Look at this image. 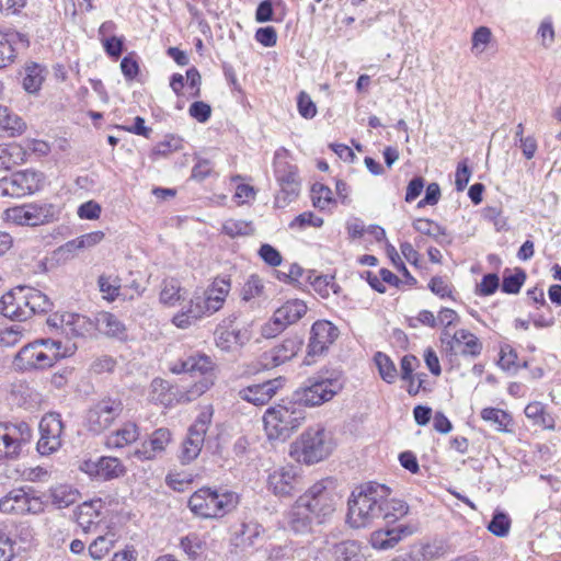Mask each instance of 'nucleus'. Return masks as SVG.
Here are the masks:
<instances>
[{
  "mask_svg": "<svg viewBox=\"0 0 561 561\" xmlns=\"http://www.w3.org/2000/svg\"><path fill=\"white\" fill-rule=\"evenodd\" d=\"M100 291L107 301H114L121 291V278L117 275L102 274L98 278Z\"/></svg>",
  "mask_w": 561,
  "mask_h": 561,
  "instance_id": "obj_43",
  "label": "nucleus"
},
{
  "mask_svg": "<svg viewBox=\"0 0 561 561\" xmlns=\"http://www.w3.org/2000/svg\"><path fill=\"white\" fill-rule=\"evenodd\" d=\"M44 175L35 170H22L0 179V194L4 197L21 198L32 195L43 186Z\"/></svg>",
  "mask_w": 561,
  "mask_h": 561,
  "instance_id": "obj_9",
  "label": "nucleus"
},
{
  "mask_svg": "<svg viewBox=\"0 0 561 561\" xmlns=\"http://www.w3.org/2000/svg\"><path fill=\"white\" fill-rule=\"evenodd\" d=\"M0 428L3 437L8 440L11 458H18L22 445L27 444L32 438L31 427L26 422H1Z\"/></svg>",
  "mask_w": 561,
  "mask_h": 561,
  "instance_id": "obj_22",
  "label": "nucleus"
},
{
  "mask_svg": "<svg viewBox=\"0 0 561 561\" xmlns=\"http://www.w3.org/2000/svg\"><path fill=\"white\" fill-rule=\"evenodd\" d=\"M25 159L26 152L30 151L38 157H45L50 152V146L45 140L39 139H25L23 145H20Z\"/></svg>",
  "mask_w": 561,
  "mask_h": 561,
  "instance_id": "obj_58",
  "label": "nucleus"
},
{
  "mask_svg": "<svg viewBox=\"0 0 561 561\" xmlns=\"http://www.w3.org/2000/svg\"><path fill=\"white\" fill-rule=\"evenodd\" d=\"M277 310L282 318L290 325L299 321L307 313L308 307L305 301L293 299L286 301L283 306L277 308Z\"/></svg>",
  "mask_w": 561,
  "mask_h": 561,
  "instance_id": "obj_38",
  "label": "nucleus"
},
{
  "mask_svg": "<svg viewBox=\"0 0 561 561\" xmlns=\"http://www.w3.org/2000/svg\"><path fill=\"white\" fill-rule=\"evenodd\" d=\"M282 387L283 379L275 378L262 383L249 386L240 390L239 394L243 400L254 405H263L266 404Z\"/></svg>",
  "mask_w": 561,
  "mask_h": 561,
  "instance_id": "obj_25",
  "label": "nucleus"
},
{
  "mask_svg": "<svg viewBox=\"0 0 561 561\" xmlns=\"http://www.w3.org/2000/svg\"><path fill=\"white\" fill-rule=\"evenodd\" d=\"M299 345L300 343L295 339L284 340L282 344L264 352L257 365L252 370H249V373L254 374L261 369H271L289 360L297 354Z\"/></svg>",
  "mask_w": 561,
  "mask_h": 561,
  "instance_id": "obj_18",
  "label": "nucleus"
},
{
  "mask_svg": "<svg viewBox=\"0 0 561 561\" xmlns=\"http://www.w3.org/2000/svg\"><path fill=\"white\" fill-rule=\"evenodd\" d=\"M209 305L202 295L195 294L187 305L172 318V323L180 329H187L205 316H210Z\"/></svg>",
  "mask_w": 561,
  "mask_h": 561,
  "instance_id": "obj_20",
  "label": "nucleus"
},
{
  "mask_svg": "<svg viewBox=\"0 0 561 561\" xmlns=\"http://www.w3.org/2000/svg\"><path fill=\"white\" fill-rule=\"evenodd\" d=\"M213 413L210 410H203L195 422L190 426L187 436L182 443L180 460L182 463H190L201 454L205 435L211 423Z\"/></svg>",
  "mask_w": 561,
  "mask_h": 561,
  "instance_id": "obj_11",
  "label": "nucleus"
},
{
  "mask_svg": "<svg viewBox=\"0 0 561 561\" xmlns=\"http://www.w3.org/2000/svg\"><path fill=\"white\" fill-rule=\"evenodd\" d=\"M61 351V342L51 339L37 340L23 346L15 356L14 364L23 370L45 369L67 356Z\"/></svg>",
  "mask_w": 561,
  "mask_h": 561,
  "instance_id": "obj_5",
  "label": "nucleus"
},
{
  "mask_svg": "<svg viewBox=\"0 0 561 561\" xmlns=\"http://www.w3.org/2000/svg\"><path fill=\"white\" fill-rule=\"evenodd\" d=\"M26 130L24 119L11 108L0 105V131L9 137H16Z\"/></svg>",
  "mask_w": 561,
  "mask_h": 561,
  "instance_id": "obj_32",
  "label": "nucleus"
},
{
  "mask_svg": "<svg viewBox=\"0 0 561 561\" xmlns=\"http://www.w3.org/2000/svg\"><path fill=\"white\" fill-rule=\"evenodd\" d=\"M408 512L409 506L405 502L388 496L385 501V505H382V515H380V518L392 523L405 516Z\"/></svg>",
  "mask_w": 561,
  "mask_h": 561,
  "instance_id": "obj_41",
  "label": "nucleus"
},
{
  "mask_svg": "<svg viewBox=\"0 0 561 561\" xmlns=\"http://www.w3.org/2000/svg\"><path fill=\"white\" fill-rule=\"evenodd\" d=\"M299 114L307 119H311L317 114V106L306 92H300L297 100Z\"/></svg>",
  "mask_w": 561,
  "mask_h": 561,
  "instance_id": "obj_64",
  "label": "nucleus"
},
{
  "mask_svg": "<svg viewBox=\"0 0 561 561\" xmlns=\"http://www.w3.org/2000/svg\"><path fill=\"white\" fill-rule=\"evenodd\" d=\"M181 290L182 288L176 280L164 282L160 293V301L167 306H174L182 297Z\"/></svg>",
  "mask_w": 561,
  "mask_h": 561,
  "instance_id": "obj_52",
  "label": "nucleus"
},
{
  "mask_svg": "<svg viewBox=\"0 0 561 561\" xmlns=\"http://www.w3.org/2000/svg\"><path fill=\"white\" fill-rule=\"evenodd\" d=\"M0 313L13 321H25L30 318L24 286H18L0 299Z\"/></svg>",
  "mask_w": 561,
  "mask_h": 561,
  "instance_id": "obj_19",
  "label": "nucleus"
},
{
  "mask_svg": "<svg viewBox=\"0 0 561 561\" xmlns=\"http://www.w3.org/2000/svg\"><path fill=\"white\" fill-rule=\"evenodd\" d=\"M339 335L340 330L332 322L328 320L316 321L310 330L307 355L309 357L323 355L336 341Z\"/></svg>",
  "mask_w": 561,
  "mask_h": 561,
  "instance_id": "obj_16",
  "label": "nucleus"
},
{
  "mask_svg": "<svg viewBox=\"0 0 561 561\" xmlns=\"http://www.w3.org/2000/svg\"><path fill=\"white\" fill-rule=\"evenodd\" d=\"M298 182H288V184L280 185V191L275 197V205L277 207H285L298 195Z\"/></svg>",
  "mask_w": 561,
  "mask_h": 561,
  "instance_id": "obj_55",
  "label": "nucleus"
},
{
  "mask_svg": "<svg viewBox=\"0 0 561 561\" xmlns=\"http://www.w3.org/2000/svg\"><path fill=\"white\" fill-rule=\"evenodd\" d=\"M114 540L107 536H99L90 546L89 554L94 560L105 557L113 548Z\"/></svg>",
  "mask_w": 561,
  "mask_h": 561,
  "instance_id": "obj_53",
  "label": "nucleus"
},
{
  "mask_svg": "<svg viewBox=\"0 0 561 561\" xmlns=\"http://www.w3.org/2000/svg\"><path fill=\"white\" fill-rule=\"evenodd\" d=\"M313 289L323 298H328L331 293L337 294L339 286L334 283L332 276H317L312 282Z\"/></svg>",
  "mask_w": 561,
  "mask_h": 561,
  "instance_id": "obj_56",
  "label": "nucleus"
},
{
  "mask_svg": "<svg viewBox=\"0 0 561 561\" xmlns=\"http://www.w3.org/2000/svg\"><path fill=\"white\" fill-rule=\"evenodd\" d=\"M0 511L7 514H38L44 511V502L31 489H13L0 500Z\"/></svg>",
  "mask_w": 561,
  "mask_h": 561,
  "instance_id": "obj_12",
  "label": "nucleus"
},
{
  "mask_svg": "<svg viewBox=\"0 0 561 561\" xmlns=\"http://www.w3.org/2000/svg\"><path fill=\"white\" fill-rule=\"evenodd\" d=\"M253 230L252 224L242 219H228L222 225V231L232 238L249 236Z\"/></svg>",
  "mask_w": 561,
  "mask_h": 561,
  "instance_id": "obj_49",
  "label": "nucleus"
},
{
  "mask_svg": "<svg viewBox=\"0 0 561 561\" xmlns=\"http://www.w3.org/2000/svg\"><path fill=\"white\" fill-rule=\"evenodd\" d=\"M481 417L485 422L495 426L499 432H508V426L512 424L511 415L502 409L484 408L481 411Z\"/></svg>",
  "mask_w": 561,
  "mask_h": 561,
  "instance_id": "obj_39",
  "label": "nucleus"
},
{
  "mask_svg": "<svg viewBox=\"0 0 561 561\" xmlns=\"http://www.w3.org/2000/svg\"><path fill=\"white\" fill-rule=\"evenodd\" d=\"M390 493L387 485L376 482L356 486L347 501V523L353 528H362L379 519L382 515V505Z\"/></svg>",
  "mask_w": 561,
  "mask_h": 561,
  "instance_id": "obj_1",
  "label": "nucleus"
},
{
  "mask_svg": "<svg viewBox=\"0 0 561 561\" xmlns=\"http://www.w3.org/2000/svg\"><path fill=\"white\" fill-rule=\"evenodd\" d=\"M51 497L54 504L58 505V507H67L77 500V492L67 485H59L51 490Z\"/></svg>",
  "mask_w": 561,
  "mask_h": 561,
  "instance_id": "obj_54",
  "label": "nucleus"
},
{
  "mask_svg": "<svg viewBox=\"0 0 561 561\" xmlns=\"http://www.w3.org/2000/svg\"><path fill=\"white\" fill-rule=\"evenodd\" d=\"M252 337L249 327L219 325L215 331L216 346L221 351L231 352L237 346L245 345Z\"/></svg>",
  "mask_w": 561,
  "mask_h": 561,
  "instance_id": "obj_21",
  "label": "nucleus"
},
{
  "mask_svg": "<svg viewBox=\"0 0 561 561\" xmlns=\"http://www.w3.org/2000/svg\"><path fill=\"white\" fill-rule=\"evenodd\" d=\"M124 405L121 399L106 397L95 402L87 412L85 424L90 432L100 434L121 415Z\"/></svg>",
  "mask_w": 561,
  "mask_h": 561,
  "instance_id": "obj_10",
  "label": "nucleus"
},
{
  "mask_svg": "<svg viewBox=\"0 0 561 561\" xmlns=\"http://www.w3.org/2000/svg\"><path fill=\"white\" fill-rule=\"evenodd\" d=\"M229 290V280L225 278L214 280L211 287L202 295L206 304L209 305L210 312L215 313L222 307Z\"/></svg>",
  "mask_w": 561,
  "mask_h": 561,
  "instance_id": "obj_34",
  "label": "nucleus"
},
{
  "mask_svg": "<svg viewBox=\"0 0 561 561\" xmlns=\"http://www.w3.org/2000/svg\"><path fill=\"white\" fill-rule=\"evenodd\" d=\"M93 323L96 330L110 337L123 339L125 336V324L113 313L102 311L95 314Z\"/></svg>",
  "mask_w": 561,
  "mask_h": 561,
  "instance_id": "obj_29",
  "label": "nucleus"
},
{
  "mask_svg": "<svg viewBox=\"0 0 561 561\" xmlns=\"http://www.w3.org/2000/svg\"><path fill=\"white\" fill-rule=\"evenodd\" d=\"M150 388V399L164 407L172 405L174 402H190L203 393V388L197 385L190 390H184L159 378L152 380Z\"/></svg>",
  "mask_w": 561,
  "mask_h": 561,
  "instance_id": "obj_14",
  "label": "nucleus"
},
{
  "mask_svg": "<svg viewBox=\"0 0 561 561\" xmlns=\"http://www.w3.org/2000/svg\"><path fill=\"white\" fill-rule=\"evenodd\" d=\"M60 208L47 202H33L10 207L4 211L5 221L16 226L36 227L58 219Z\"/></svg>",
  "mask_w": 561,
  "mask_h": 561,
  "instance_id": "obj_6",
  "label": "nucleus"
},
{
  "mask_svg": "<svg viewBox=\"0 0 561 561\" xmlns=\"http://www.w3.org/2000/svg\"><path fill=\"white\" fill-rule=\"evenodd\" d=\"M302 478L294 466L275 468L267 476V490L277 497H291L301 489Z\"/></svg>",
  "mask_w": 561,
  "mask_h": 561,
  "instance_id": "obj_13",
  "label": "nucleus"
},
{
  "mask_svg": "<svg viewBox=\"0 0 561 561\" xmlns=\"http://www.w3.org/2000/svg\"><path fill=\"white\" fill-rule=\"evenodd\" d=\"M491 39V31L485 26H480L472 35V51L476 55L482 54Z\"/></svg>",
  "mask_w": 561,
  "mask_h": 561,
  "instance_id": "obj_59",
  "label": "nucleus"
},
{
  "mask_svg": "<svg viewBox=\"0 0 561 561\" xmlns=\"http://www.w3.org/2000/svg\"><path fill=\"white\" fill-rule=\"evenodd\" d=\"M343 388L339 377L316 376L294 392L295 404L318 407L330 401Z\"/></svg>",
  "mask_w": 561,
  "mask_h": 561,
  "instance_id": "obj_7",
  "label": "nucleus"
},
{
  "mask_svg": "<svg viewBox=\"0 0 561 561\" xmlns=\"http://www.w3.org/2000/svg\"><path fill=\"white\" fill-rule=\"evenodd\" d=\"M80 470L103 481L116 479L125 472V468L118 458L105 456L96 460H84L80 465Z\"/></svg>",
  "mask_w": 561,
  "mask_h": 561,
  "instance_id": "obj_17",
  "label": "nucleus"
},
{
  "mask_svg": "<svg viewBox=\"0 0 561 561\" xmlns=\"http://www.w3.org/2000/svg\"><path fill=\"white\" fill-rule=\"evenodd\" d=\"M333 450L331 437L324 427L317 425L304 431L291 444L290 455L299 462L313 465L322 461Z\"/></svg>",
  "mask_w": 561,
  "mask_h": 561,
  "instance_id": "obj_3",
  "label": "nucleus"
},
{
  "mask_svg": "<svg viewBox=\"0 0 561 561\" xmlns=\"http://www.w3.org/2000/svg\"><path fill=\"white\" fill-rule=\"evenodd\" d=\"M286 524L295 534H307L311 530L316 516L298 497L286 514Z\"/></svg>",
  "mask_w": 561,
  "mask_h": 561,
  "instance_id": "obj_26",
  "label": "nucleus"
},
{
  "mask_svg": "<svg viewBox=\"0 0 561 561\" xmlns=\"http://www.w3.org/2000/svg\"><path fill=\"white\" fill-rule=\"evenodd\" d=\"M331 485L332 482L329 479H322L313 483L299 496L301 502L316 516L318 523H323L335 511L336 495Z\"/></svg>",
  "mask_w": 561,
  "mask_h": 561,
  "instance_id": "obj_8",
  "label": "nucleus"
},
{
  "mask_svg": "<svg viewBox=\"0 0 561 561\" xmlns=\"http://www.w3.org/2000/svg\"><path fill=\"white\" fill-rule=\"evenodd\" d=\"M525 415L534 425L542 428H554V421L552 416L546 412L545 405L538 401L530 402L525 408Z\"/></svg>",
  "mask_w": 561,
  "mask_h": 561,
  "instance_id": "obj_36",
  "label": "nucleus"
},
{
  "mask_svg": "<svg viewBox=\"0 0 561 561\" xmlns=\"http://www.w3.org/2000/svg\"><path fill=\"white\" fill-rule=\"evenodd\" d=\"M412 533L413 530L404 525L389 529H380L373 533L370 542L375 549L387 550L393 548L403 537Z\"/></svg>",
  "mask_w": 561,
  "mask_h": 561,
  "instance_id": "obj_27",
  "label": "nucleus"
},
{
  "mask_svg": "<svg viewBox=\"0 0 561 561\" xmlns=\"http://www.w3.org/2000/svg\"><path fill=\"white\" fill-rule=\"evenodd\" d=\"M511 529V518L507 514L496 511L488 525V530L496 537H506Z\"/></svg>",
  "mask_w": 561,
  "mask_h": 561,
  "instance_id": "obj_48",
  "label": "nucleus"
},
{
  "mask_svg": "<svg viewBox=\"0 0 561 561\" xmlns=\"http://www.w3.org/2000/svg\"><path fill=\"white\" fill-rule=\"evenodd\" d=\"M139 437V428L134 422H126L121 428L106 437L108 448H123L136 442Z\"/></svg>",
  "mask_w": 561,
  "mask_h": 561,
  "instance_id": "obj_33",
  "label": "nucleus"
},
{
  "mask_svg": "<svg viewBox=\"0 0 561 561\" xmlns=\"http://www.w3.org/2000/svg\"><path fill=\"white\" fill-rule=\"evenodd\" d=\"M121 70L126 80H134L139 73V64L135 53H129L121 61Z\"/></svg>",
  "mask_w": 561,
  "mask_h": 561,
  "instance_id": "obj_61",
  "label": "nucleus"
},
{
  "mask_svg": "<svg viewBox=\"0 0 561 561\" xmlns=\"http://www.w3.org/2000/svg\"><path fill=\"white\" fill-rule=\"evenodd\" d=\"M458 336L463 340L460 354L472 357H477L481 354L482 343L473 333L468 330L460 329L458 330Z\"/></svg>",
  "mask_w": 561,
  "mask_h": 561,
  "instance_id": "obj_47",
  "label": "nucleus"
},
{
  "mask_svg": "<svg viewBox=\"0 0 561 561\" xmlns=\"http://www.w3.org/2000/svg\"><path fill=\"white\" fill-rule=\"evenodd\" d=\"M103 507L100 499L83 502L78 506L76 512V519L78 525L84 530L90 531L92 527L100 523L101 510Z\"/></svg>",
  "mask_w": 561,
  "mask_h": 561,
  "instance_id": "obj_28",
  "label": "nucleus"
},
{
  "mask_svg": "<svg viewBox=\"0 0 561 561\" xmlns=\"http://www.w3.org/2000/svg\"><path fill=\"white\" fill-rule=\"evenodd\" d=\"M165 481L170 488L178 492H182L193 482V476L185 472H170L167 476Z\"/></svg>",
  "mask_w": 561,
  "mask_h": 561,
  "instance_id": "obj_62",
  "label": "nucleus"
},
{
  "mask_svg": "<svg viewBox=\"0 0 561 561\" xmlns=\"http://www.w3.org/2000/svg\"><path fill=\"white\" fill-rule=\"evenodd\" d=\"M20 43L23 47L28 46L26 37L20 33L0 34V69L11 65L16 56L14 45Z\"/></svg>",
  "mask_w": 561,
  "mask_h": 561,
  "instance_id": "obj_30",
  "label": "nucleus"
},
{
  "mask_svg": "<svg viewBox=\"0 0 561 561\" xmlns=\"http://www.w3.org/2000/svg\"><path fill=\"white\" fill-rule=\"evenodd\" d=\"M332 191L321 184L316 183L311 187V199L314 207L325 209L333 202Z\"/></svg>",
  "mask_w": 561,
  "mask_h": 561,
  "instance_id": "obj_50",
  "label": "nucleus"
},
{
  "mask_svg": "<svg viewBox=\"0 0 561 561\" xmlns=\"http://www.w3.org/2000/svg\"><path fill=\"white\" fill-rule=\"evenodd\" d=\"M15 541L0 529V561H12L15 556Z\"/></svg>",
  "mask_w": 561,
  "mask_h": 561,
  "instance_id": "obj_63",
  "label": "nucleus"
},
{
  "mask_svg": "<svg viewBox=\"0 0 561 561\" xmlns=\"http://www.w3.org/2000/svg\"><path fill=\"white\" fill-rule=\"evenodd\" d=\"M24 161L20 145L0 147V169L9 170Z\"/></svg>",
  "mask_w": 561,
  "mask_h": 561,
  "instance_id": "obj_45",
  "label": "nucleus"
},
{
  "mask_svg": "<svg viewBox=\"0 0 561 561\" xmlns=\"http://www.w3.org/2000/svg\"><path fill=\"white\" fill-rule=\"evenodd\" d=\"M374 360L381 379L387 383H393L398 377V370L391 358L382 352H377Z\"/></svg>",
  "mask_w": 561,
  "mask_h": 561,
  "instance_id": "obj_42",
  "label": "nucleus"
},
{
  "mask_svg": "<svg viewBox=\"0 0 561 561\" xmlns=\"http://www.w3.org/2000/svg\"><path fill=\"white\" fill-rule=\"evenodd\" d=\"M305 411L295 403L268 408L263 416L264 430L270 440L288 439L305 421Z\"/></svg>",
  "mask_w": 561,
  "mask_h": 561,
  "instance_id": "obj_4",
  "label": "nucleus"
},
{
  "mask_svg": "<svg viewBox=\"0 0 561 561\" xmlns=\"http://www.w3.org/2000/svg\"><path fill=\"white\" fill-rule=\"evenodd\" d=\"M48 323L60 328L61 332L69 337L83 336L90 331L92 322L84 316L65 312L48 320Z\"/></svg>",
  "mask_w": 561,
  "mask_h": 561,
  "instance_id": "obj_23",
  "label": "nucleus"
},
{
  "mask_svg": "<svg viewBox=\"0 0 561 561\" xmlns=\"http://www.w3.org/2000/svg\"><path fill=\"white\" fill-rule=\"evenodd\" d=\"M239 504V494L224 488H201L190 500L188 507L202 518H221Z\"/></svg>",
  "mask_w": 561,
  "mask_h": 561,
  "instance_id": "obj_2",
  "label": "nucleus"
},
{
  "mask_svg": "<svg viewBox=\"0 0 561 561\" xmlns=\"http://www.w3.org/2000/svg\"><path fill=\"white\" fill-rule=\"evenodd\" d=\"M24 71L25 76L23 78V88L28 93H36L45 80L46 69L43 66L33 62L26 65Z\"/></svg>",
  "mask_w": 561,
  "mask_h": 561,
  "instance_id": "obj_37",
  "label": "nucleus"
},
{
  "mask_svg": "<svg viewBox=\"0 0 561 561\" xmlns=\"http://www.w3.org/2000/svg\"><path fill=\"white\" fill-rule=\"evenodd\" d=\"M24 294L27 300L30 318L35 313L47 312L51 309V301L42 291L33 287L24 286Z\"/></svg>",
  "mask_w": 561,
  "mask_h": 561,
  "instance_id": "obj_35",
  "label": "nucleus"
},
{
  "mask_svg": "<svg viewBox=\"0 0 561 561\" xmlns=\"http://www.w3.org/2000/svg\"><path fill=\"white\" fill-rule=\"evenodd\" d=\"M265 286L263 279L257 275H251L241 288V299L244 302H252L264 297Z\"/></svg>",
  "mask_w": 561,
  "mask_h": 561,
  "instance_id": "obj_40",
  "label": "nucleus"
},
{
  "mask_svg": "<svg viewBox=\"0 0 561 561\" xmlns=\"http://www.w3.org/2000/svg\"><path fill=\"white\" fill-rule=\"evenodd\" d=\"M170 442L171 432L168 428L160 427L147 440L142 442L141 446L135 450V456L139 460H152L164 453Z\"/></svg>",
  "mask_w": 561,
  "mask_h": 561,
  "instance_id": "obj_24",
  "label": "nucleus"
},
{
  "mask_svg": "<svg viewBox=\"0 0 561 561\" xmlns=\"http://www.w3.org/2000/svg\"><path fill=\"white\" fill-rule=\"evenodd\" d=\"M412 227L416 232L428 236L435 240H438L439 237L446 234L445 229L440 225L427 218H417L413 220Z\"/></svg>",
  "mask_w": 561,
  "mask_h": 561,
  "instance_id": "obj_46",
  "label": "nucleus"
},
{
  "mask_svg": "<svg viewBox=\"0 0 561 561\" xmlns=\"http://www.w3.org/2000/svg\"><path fill=\"white\" fill-rule=\"evenodd\" d=\"M211 360L208 356L199 353L191 354L173 365L171 370L175 374L198 373L205 374L211 369Z\"/></svg>",
  "mask_w": 561,
  "mask_h": 561,
  "instance_id": "obj_31",
  "label": "nucleus"
},
{
  "mask_svg": "<svg viewBox=\"0 0 561 561\" xmlns=\"http://www.w3.org/2000/svg\"><path fill=\"white\" fill-rule=\"evenodd\" d=\"M64 424L58 413H46L39 422L41 437L37 442V451L47 456L57 451L61 447V435Z\"/></svg>",
  "mask_w": 561,
  "mask_h": 561,
  "instance_id": "obj_15",
  "label": "nucleus"
},
{
  "mask_svg": "<svg viewBox=\"0 0 561 561\" xmlns=\"http://www.w3.org/2000/svg\"><path fill=\"white\" fill-rule=\"evenodd\" d=\"M180 547L192 560H195L202 551V540L196 534H190L181 539Z\"/></svg>",
  "mask_w": 561,
  "mask_h": 561,
  "instance_id": "obj_57",
  "label": "nucleus"
},
{
  "mask_svg": "<svg viewBox=\"0 0 561 561\" xmlns=\"http://www.w3.org/2000/svg\"><path fill=\"white\" fill-rule=\"evenodd\" d=\"M22 327L14 324L10 328L0 330V346L9 347L20 342L22 337Z\"/></svg>",
  "mask_w": 561,
  "mask_h": 561,
  "instance_id": "obj_60",
  "label": "nucleus"
},
{
  "mask_svg": "<svg viewBox=\"0 0 561 561\" xmlns=\"http://www.w3.org/2000/svg\"><path fill=\"white\" fill-rule=\"evenodd\" d=\"M525 279L526 273L522 268H516L513 274L505 273L502 282V291L506 294L519 293Z\"/></svg>",
  "mask_w": 561,
  "mask_h": 561,
  "instance_id": "obj_51",
  "label": "nucleus"
},
{
  "mask_svg": "<svg viewBox=\"0 0 561 561\" xmlns=\"http://www.w3.org/2000/svg\"><path fill=\"white\" fill-rule=\"evenodd\" d=\"M105 234L103 231L96 230L85 234H82L66 243L68 251L83 250L95 247L101 243Z\"/></svg>",
  "mask_w": 561,
  "mask_h": 561,
  "instance_id": "obj_44",
  "label": "nucleus"
}]
</instances>
